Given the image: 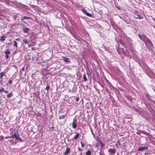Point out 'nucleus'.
<instances>
[{
  "mask_svg": "<svg viewBox=\"0 0 155 155\" xmlns=\"http://www.w3.org/2000/svg\"><path fill=\"white\" fill-rule=\"evenodd\" d=\"M143 41L147 47L152 46L153 45V44L151 41L145 35L144 36Z\"/></svg>",
  "mask_w": 155,
  "mask_h": 155,
  "instance_id": "1",
  "label": "nucleus"
},
{
  "mask_svg": "<svg viewBox=\"0 0 155 155\" xmlns=\"http://www.w3.org/2000/svg\"><path fill=\"white\" fill-rule=\"evenodd\" d=\"M134 17L137 19H142L143 18V17L141 16L140 14L136 11H135L134 12Z\"/></svg>",
  "mask_w": 155,
  "mask_h": 155,
  "instance_id": "2",
  "label": "nucleus"
},
{
  "mask_svg": "<svg viewBox=\"0 0 155 155\" xmlns=\"http://www.w3.org/2000/svg\"><path fill=\"white\" fill-rule=\"evenodd\" d=\"M62 113V110L61 109L59 111V113L60 114L59 115V117L58 119H59L61 120V119H64L67 115V114H64L63 115H61L60 114Z\"/></svg>",
  "mask_w": 155,
  "mask_h": 155,
  "instance_id": "3",
  "label": "nucleus"
},
{
  "mask_svg": "<svg viewBox=\"0 0 155 155\" xmlns=\"http://www.w3.org/2000/svg\"><path fill=\"white\" fill-rule=\"evenodd\" d=\"M108 152L109 154L113 155L116 153V150L114 148H110L108 150Z\"/></svg>",
  "mask_w": 155,
  "mask_h": 155,
  "instance_id": "4",
  "label": "nucleus"
},
{
  "mask_svg": "<svg viewBox=\"0 0 155 155\" xmlns=\"http://www.w3.org/2000/svg\"><path fill=\"white\" fill-rule=\"evenodd\" d=\"M76 120L74 118L73 120V122H72V127L73 129H75L76 128L77 124L76 123Z\"/></svg>",
  "mask_w": 155,
  "mask_h": 155,
  "instance_id": "5",
  "label": "nucleus"
},
{
  "mask_svg": "<svg viewBox=\"0 0 155 155\" xmlns=\"http://www.w3.org/2000/svg\"><path fill=\"white\" fill-rule=\"evenodd\" d=\"M148 149L147 147H139L138 148V150L139 151H144L147 150Z\"/></svg>",
  "mask_w": 155,
  "mask_h": 155,
  "instance_id": "6",
  "label": "nucleus"
},
{
  "mask_svg": "<svg viewBox=\"0 0 155 155\" xmlns=\"http://www.w3.org/2000/svg\"><path fill=\"white\" fill-rule=\"evenodd\" d=\"M62 60L64 61L67 63L70 62V59L69 58H66L65 57H62Z\"/></svg>",
  "mask_w": 155,
  "mask_h": 155,
  "instance_id": "7",
  "label": "nucleus"
},
{
  "mask_svg": "<svg viewBox=\"0 0 155 155\" xmlns=\"http://www.w3.org/2000/svg\"><path fill=\"white\" fill-rule=\"evenodd\" d=\"M16 132L18 134V135L16 137H15V138L16 139V140L20 142H23L22 139L19 136L18 132L17 130L16 131Z\"/></svg>",
  "mask_w": 155,
  "mask_h": 155,
  "instance_id": "8",
  "label": "nucleus"
},
{
  "mask_svg": "<svg viewBox=\"0 0 155 155\" xmlns=\"http://www.w3.org/2000/svg\"><path fill=\"white\" fill-rule=\"evenodd\" d=\"M88 17H91L92 16V15L89 13L86 12V11L84 10L82 11Z\"/></svg>",
  "mask_w": 155,
  "mask_h": 155,
  "instance_id": "9",
  "label": "nucleus"
},
{
  "mask_svg": "<svg viewBox=\"0 0 155 155\" xmlns=\"http://www.w3.org/2000/svg\"><path fill=\"white\" fill-rule=\"evenodd\" d=\"M70 149L69 148H67L66 151L64 153V155H67L68 153L70 152Z\"/></svg>",
  "mask_w": 155,
  "mask_h": 155,
  "instance_id": "10",
  "label": "nucleus"
},
{
  "mask_svg": "<svg viewBox=\"0 0 155 155\" xmlns=\"http://www.w3.org/2000/svg\"><path fill=\"white\" fill-rule=\"evenodd\" d=\"M13 96V94L12 92H11L8 93V94L6 96H7V98H8L10 97Z\"/></svg>",
  "mask_w": 155,
  "mask_h": 155,
  "instance_id": "11",
  "label": "nucleus"
},
{
  "mask_svg": "<svg viewBox=\"0 0 155 155\" xmlns=\"http://www.w3.org/2000/svg\"><path fill=\"white\" fill-rule=\"evenodd\" d=\"M29 31V29L28 28H24L23 29V31L25 33H28V31Z\"/></svg>",
  "mask_w": 155,
  "mask_h": 155,
  "instance_id": "12",
  "label": "nucleus"
},
{
  "mask_svg": "<svg viewBox=\"0 0 155 155\" xmlns=\"http://www.w3.org/2000/svg\"><path fill=\"white\" fill-rule=\"evenodd\" d=\"M6 38V37L5 36V35L2 36L0 37V41H3L5 40V38Z\"/></svg>",
  "mask_w": 155,
  "mask_h": 155,
  "instance_id": "13",
  "label": "nucleus"
},
{
  "mask_svg": "<svg viewBox=\"0 0 155 155\" xmlns=\"http://www.w3.org/2000/svg\"><path fill=\"white\" fill-rule=\"evenodd\" d=\"M31 19V17H26V16H24L22 18H21V19L22 20H25V19Z\"/></svg>",
  "mask_w": 155,
  "mask_h": 155,
  "instance_id": "14",
  "label": "nucleus"
},
{
  "mask_svg": "<svg viewBox=\"0 0 155 155\" xmlns=\"http://www.w3.org/2000/svg\"><path fill=\"white\" fill-rule=\"evenodd\" d=\"M0 78H2L5 75V73L3 72H1L0 74Z\"/></svg>",
  "mask_w": 155,
  "mask_h": 155,
  "instance_id": "15",
  "label": "nucleus"
},
{
  "mask_svg": "<svg viewBox=\"0 0 155 155\" xmlns=\"http://www.w3.org/2000/svg\"><path fill=\"white\" fill-rule=\"evenodd\" d=\"M79 135H80V134L79 133L77 134L74 136V138L75 140L77 139L79 136Z\"/></svg>",
  "mask_w": 155,
  "mask_h": 155,
  "instance_id": "16",
  "label": "nucleus"
},
{
  "mask_svg": "<svg viewBox=\"0 0 155 155\" xmlns=\"http://www.w3.org/2000/svg\"><path fill=\"white\" fill-rule=\"evenodd\" d=\"M91 151L90 150H87L86 153V155H91Z\"/></svg>",
  "mask_w": 155,
  "mask_h": 155,
  "instance_id": "17",
  "label": "nucleus"
},
{
  "mask_svg": "<svg viewBox=\"0 0 155 155\" xmlns=\"http://www.w3.org/2000/svg\"><path fill=\"white\" fill-rule=\"evenodd\" d=\"M9 130L11 132L10 134H13L14 131H15V129H13V128H10L9 129Z\"/></svg>",
  "mask_w": 155,
  "mask_h": 155,
  "instance_id": "18",
  "label": "nucleus"
},
{
  "mask_svg": "<svg viewBox=\"0 0 155 155\" xmlns=\"http://www.w3.org/2000/svg\"><path fill=\"white\" fill-rule=\"evenodd\" d=\"M13 42L14 43V46L16 47V48L18 47L17 43L15 41H14Z\"/></svg>",
  "mask_w": 155,
  "mask_h": 155,
  "instance_id": "19",
  "label": "nucleus"
},
{
  "mask_svg": "<svg viewBox=\"0 0 155 155\" xmlns=\"http://www.w3.org/2000/svg\"><path fill=\"white\" fill-rule=\"evenodd\" d=\"M138 35L141 39L143 40L144 39V35H143L142 36H141L140 35Z\"/></svg>",
  "mask_w": 155,
  "mask_h": 155,
  "instance_id": "20",
  "label": "nucleus"
},
{
  "mask_svg": "<svg viewBox=\"0 0 155 155\" xmlns=\"http://www.w3.org/2000/svg\"><path fill=\"white\" fill-rule=\"evenodd\" d=\"M13 138V136H12V135L11 136H8L7 137H5V138L6 139H8V138Z\"/></svg>",
  "mask_w": 155,
  "mask_h": 155,
  "instance_id": "21",
  "label": "nucleus"
},
{
  "mask_svg": "<svg viewBox=\"0 0 155 155\" xmlns=\"http://www.w3.org/2000/svg\"><path fill=\"white\" fill-rule=\"evenodd\" d=\"M83 79L84 81H85L87 80V78L85 74H84L83 75Z\"/></svg>",
  "mask_w": 155,
  "mask_h": 155,
  "instance_id": "22",
  "label": "nucleus"
},
{
  "mask_svg": "<svg viewBox=\"0 0 155 155\" xmlns=\"http://www.w3.org/2000/svg\"><path fill=\"white\" fill-rule=\"evenodd\" d=\"M5 54H8L10 53V51L9 50H6V51H5Z\"/></svg>",
  "mask_w": 155,
  "mask_h": 155,
  "instance_id": "23",
  "label": "nucleus"
},
{
  "mask_svg": "<svg viewBox=\"0 0 155 155\" xmlns=\"http://www.w3.org/2000/svg\"><path fill=\"white\" fill-rule=\"evenodd\" d=\"M23 43H28V42L27 41V40L26 39H24L23 40Z\"/></svg>",
  "mask_w": 155,
  "mask_h": 155,
  "instance_id": "24",
  "label": "nucleus"
},
{
  "mask_svg": "<svg viewBox=\"0 0 155 155\" xmlns=\"http://www.w3.org/2000/svg\"><path fill=\"white\" fill-rule=\"evenodd\" d=\"M12 136H13V138H15V137H16L18 135V134H17L16 133H15L14 134H12Z\"/></svg>",
  "mask_w": 155,
  "mask_h": 155,
  "instance_id": "25",
  "label": "nucleus"
},
{
  "mask_svg": "<svg viewBox=\"0 0 155 155\" xmlns=\"http://www.w3.org/2000/svg\"><path fill=\"white\" fill-rule=\"evenodd\" d=\"M5 91V89L3 88H2L1 89H0V92H4Z\"/></svg>",
  "mask_w": 155,
  "mask_h": 155,
  "instance_id": "26",
  "label": "nucleus"
},
{
  "mask_svg": "<svg viewBox=\"0 0 155 155\" xmlns=\"http://www.w3.org/2000/svg\"><path fill=\"white\" fill-rule=\"evenodd\" d=\"M0 139L1 140H3V139H4L3 136H0Z\"/></svg>",
  "mask_w": 155,
  "mask_h": 155,
  "instance_id": "27",
  "label": "nucleus"
},
{
  "mask_svg": "<svg viewBox=\"0 0 155 155\" xmlns=\"http://www.w3.org/2000/svg\"><path fill=\"white\" fill-rule=\"evenodd\" d=\"M5 57H6V59H8V58H9V55H8V54H6Z\"/></svg>",
  "mask_w": 155,
  "mask_h": 155,
  "instance_id": "28",
  "label": "nucleus"
},
{
  "mask_svg": "<svg viewBox=\"0 0 155 155\" xmlns=\"http://www.w3.org/2000/svg\"><path fill=\"white\" fill-rule=\"evenodd\" d=\"M81 146L82 147H83L84 146V144L82 142H81Z\"/></svg>",
  "mask_w": 155,
  "mask_h": 155,
  "instance_id": "29",
  "label": "nucleus"
},
{
  "mask_svg": "<svg viewBox=\"0 0 155 155\" xmlns=\"http://www.w3.org/2000/svg\"><path fill=\"white\" fill-rule=\"evenodd\" d=\"M79 98L78 97H77L76 99V101L78 102L79 101Z\"/></svg>",
  "mask_w": 155,
  "mask_h": 155,
  "instance_id": "30",
  "label": "nucleus"
},
{
  "mask_svg": "<svg viewBox=\"0 0 155 155\" xmlns=\"http://www.w3.org/2000/svg\"><path fill=\"white\" fill-rule=\"evenodd\" d=\"M8 82L9 84H11L12 83V80H9Z\"/></svg>",
  "mask_w": 155,
  "mask_h": 155,
  "instance_id": "31",
  "label": "nucleus"
},
{
  "mask_svg": "<svg viewBox=\"0 0 155 155\" xmlns=\"http://www.w3.org/2000/svg\"><path fill=\"white\" fill-rule=\"evenodd\" d=\"M4 92L5 93L7 94L8 93V91H5V90L4 91Z\"/></svg>",
  "mask_w": 155,
  "mask_h": 155,
  "instance_id": "32",
  "label": "nucleus"
},
{
  "mask_svg": "<svg viewBox=\"0 0 155 155\" xmlns=\"http://www.w3.org/2000/svg\"><path fill=\"white\" fill-rule=\"evenodd\" d=\"M46 89H47V90L48 91V85L46 86Z\"/></svg>",
  "mask_w": 155,
  "mask_h": 155,
  "instance_id": "33",
  "label": "nucleus"
},
{
  "mask_svg": "<svg viewBox=\"0 0 155 155\" xmlns=\"http://www.w3.org/2000/svg\"><path fill=\"white\" fill-rule=\"evenodd\" d=\"M16 142H13L12 143V144H13V145H15L16 144Z\"/></svg>",
  "mask_w": 155,
  "mask_h": 155,
  "instance_id": "34",
  "label": "nucleus"
},
{
  "mask_svg": "<svg viewBox=\"0 0 155 155\" xmlns=\"http://www.w3.org/2000/svg\"><path fill=\"white\" fill-rule=\"evenodd\" d=\"M21 70L23 71H24L25 70V68L24 67H23L21 69Z\"/></svg>",
  "mask_w": 155,
  "mask_h": 155,
  "instance_id": "35",
  "label": "nucleus"
},
{
  "mask_svg": "<svg viewBox=\"0 0 155 155\" xmlns=\"http://www.w3.org/2000/svg\"><path fill=\"white\" fill-rule=\"evenodd\" d=\"M117 143H118L119 145H120V141L119 140L117 141Z\"/></svg>",
  "mask_w": 155,
  "mask_h": 155,
  "instance_id": "36",
  "label": "nucleus"
},
{
  "mask_svg": "<svg viewBox=\"0 0 155 155\" xmlns=\"http://www.w3.org/2000/svg\"><path fill=\"white\" fill-rule=\"evenodd\" d=\"M99 154L100 155H103V154L101 153V152L99 153Z\"/></svg>",
  "mask_w": 155,
  "mask_h": 155,
  "instance_id": "37",
  "label": "nucleus"
},
{
  "mask_svg": "<svg viewBox=\"0 0 155 155\" xmlns=\"http://www.w3.org/2000/svg\"><path fill=\"white\" fill-rule=\"evenodd\" d=\"M12 141V140H9L10 142H11Z\"/></svg>",
  "mask_w": 155,
  "mask_h": 155,
  "instance_id": "38",
  "label": "nucleus"
},
{
  "mask_svg": "<svg viewBox=\"0 0 155 155\" xmlns=\"http://www.w3.org/2000/svg\"><path fill=\"white\" fill-rule=\"evenodd\" d=\"M108 90V89L107 88V89H106V91H107Z\"/></svg>",
  "mask_w": 155,
  "mask_h": 155,
  "instance_id": "39",
  "label": "nucleus"
},
{
  "mask_svg": "<svg viewBox=\"0 0 155 155\" xmlns=\"http://www.w3.org/2000/svg\"><path fill=\"white\" fill-rule=\"evenodd\" d=\"M91 133H92V134L93 135V132L92 131V130H91Z\"/></svg>",
  "mask_w": 155,
  "mask_h": 155,
  "instance_id": "40",
  "label": "nucleus"
},
{
  "mask_svg": "<svg viewBox=\"0 0 155 155\" xmlns=\"http://www.w3.org/2000/svg\"><path fill=\"white\" fill-rule=\"evenodd\" d=\"M104 146V145L103 144V146H102V147H103Z\"/></svg>",
  "mask_w": 155,
  "mask_h": 155,
  "instance_id": "41",
  "label": "nucleus"
},
{
  "mask_svg": "<svg viewBox=\"0 0 155 155\" xmlns=\"http://www.w3.org/2000/svg\"><path fill=\"white\" fill-rule=\"evenodd\" d=\"M47 27L48 28V26H47Z\"/></svg>",
  "mask_w": 155,
  "mask_h": 155,
  "instance_id": "42",
  "label": "nucleus"
}]
</instances>
